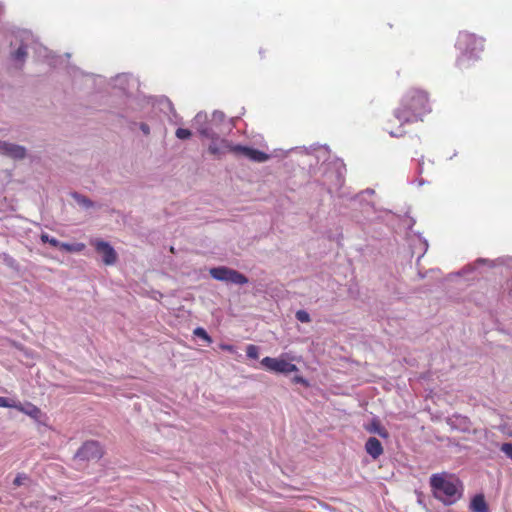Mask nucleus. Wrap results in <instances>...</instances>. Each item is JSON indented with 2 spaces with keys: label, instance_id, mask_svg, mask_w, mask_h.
<instances>
[{
  "label": "nucleus",
  "instance_id": "nucleus-1",
  "mask_svg": "<svg viewBox=\"0 0 512 512\" xmlns=\"http://www.w3.org/2000/svg\"><path fill=\"white\" fill-rule=\"evenodd\" d=\"M431 112L428 93L418 88H411L403 95L401 103L395 109L393 117L399 122V127L395 129L393 120L387 123L386 130L393 137H400L405 132L401 128L406 123L422 121L423 117Z\"/></svg>",
  "mask_w": 512,
  "mask_h": 512
},
{
  "label": "nucleus",
  "instance_id": "nucleus-2",
  "mask_svg": "<svg viewBox=\"0 0 512 512\" xmlns=\"http://www.w3.org/2000/svg\"><path fill=\"white\" fill-rule=\"evenodd\" d=\"M430 487L436 499L445 505L454 504L462 497V482L448 473H436L430 477Z\"/></svg>",
  "mask_w": 512,
  "mask_h": 512
},
{
  "label": "nucleus",
  "instance_id": "nucleus-3",
  "mask_svg": "<svg viewBox=\"0 0 512 512\" xmlns=\"http://www.w3.org/2000/svg\"><path fill=\"white\" fill-rule=\"evenodd\" d=\"M200 133L203 136L212 139V142L208 147V151L213 155H220L226 152H231L236 156H243L253 162L258 163L265 162L269 159V155L260 150L239 144L234 145L226 139L214 138L207 129H202Z\"/></svg>",
  "mask_w": 512,
  "mask_h": 512
},
{
  "label": "nucleus",
  "instance_id": "nucleus-4",
  "mask_svg": "<svg viewBox=\"0 0 512 512\" xmlns=\"http://www.w3.org/2000/svg\"><path fill=\"white\" fill-rule=\"evenodd\" d=\"M456 47L461 56L458 59L459 66L469 59H478L484 50V39L469 32H460L456 41Z\"/></svg>",
  "mask_w": 512,
  "mask_h": 512
},
{
  "label": "nucleus",
  "instance_id": "nucleus-5",
  "mask_svg": "<svg viewBox=\"0 0 512 512\" xmlns=\"http://www.w3.org/2000/svg\"><path fill=\"white\" fill-rule=\"evenodd\" d=\"M261 364L265 369L274 373L290 374L298 371L295 364L282 358L264 357L261 360Z\"/></svg>",
  "mask_w": 512,
  "mask_h": 512
},
{
  "label": "nucleus",
  "instance_id": "nucleus-6",
  "mask_svg": "<svg viewBox=\"0 0 512 512\" xmlns=\"http://www.w3.org/2000/svg\"><path fill=\"white\" fill-rule=\"evenodd\" d=\"M103 451L96 441L85 442L78 450L76 457L81 460H98L102 457Z\"/></svg>",
  "mask_w": 512,
  "mask_h": 512
},
{
  "label": "nucleus",
  "instance_id": "nucleus-7",
  "mask_svg": "<svg viewBox=\"0 0 512 512\" xmlns=\"http://www.w3.org/2000/svg\"><path fill=\"white\" fill-rule=\"evenodd\" d=\"M95 250L102 255V259L105 265H113L117 260V253L114 248L103 240H94L91 242Z\"/></svg>",
  "mask_w": 512,
  "mask_h": 512
},
{
  "label": "nucleus",
  "instance_id": "nucleus-8",
  "mask_svg": "<svg viewBox=\"0 0 512 512\" xmlns=\"http://www.w3.org/2000/svg\"><path fill=\"white\" fill-rule=\"evenodd\" d=\"M0 152L14 159H23L26 154L24 147L7 142H0Z\"/></svg>",
  "mask_w": 512,
  "mask_h": 512
},
{
  "label": "nucleus",
  "instance_id": "nucleus-9",
  "mask_svg": "<svg viewBox=\"0 0 512 512\" xmlns=\"http://www.w3.org/2000/svg\"><path fill=\"white\" fill-rule=\"evenodd\" d=\"M16 410L26 414L36 421H40L41 417L43 416L41 409L30 402L26 403L25 405L20 402L17 403Z\"/></svg>",
  "mask_w": 512,
  "mask_h": 512
},
{
  "label": "nucleus",
  "instance_id": "nucleus-10",
  "mask_svg": "<svg viewBox=\"0 0 512 512\" xmlns=\"http://www.w3.org/2000/svg\"><path fill=\"white\" fill-rule=\"evenodd\" d=\"M365 450L374 460L378 459L384 451L381 442L375 437H370L366 441Z\"/></svg>",
  "mask_w": 512,
  "mask_h": 512
},
{
  "label": "nucleus",
  "instance_id": "nucleus-11",
  "mask_svg": "<svg viewBox=\"0 0 512 512\" xmlns=\"http://www.w3.org/2000/svg\"><path fill=\"white\" fill-rule=\"evenodd\" d=\"M469 507L473 512H489V508L483 494L475 495L472 498Z\"/></svg>",
  "mask_w": 512,
  "mask_h": 512
},
{
  "label": "nucleus",
  "instance_id": "nucleus-12",
  "mask_svg": "<svg viewBox=\"0 0 512 512\" xmlns=\"http://www.w3.org/2000/svg\"><path fill=\"white\" fill-rule=\"evenodd\" d=\"M231 270H232L231 268L224 267V266L215 267V268L210 269V275L216 280L227 282L228 277L230 275L229 272H231Z\"/></svg>",
  "mask_w": 512,
  "mask_h": 512
},
{
  "label": "nucleus",
  "instance_id": "nucleus-13",
  "mask_svg": "<svg viewBox=\"0 0 512 512\" xmlns=\"http://www.w3.org/2000/svg\"><path fill=\"white\" fill-rule=\"evenodd\" d=\"M367 431L370 433L378 434L382 438L389 437L387 429L382 426L379 421H372V423L367 427Z\"/></svg>",
  "mask_w": 512,
  "mask_h": 512
},
{
  "label": "nucleus",
  "instance_id": "nucleus-14",
  "mask_svg": "<svg viewBox=\"0 0 512 512\" xmlns=\"http://www.w3.org/2000/svg\"><path fill=\"white\" fill-rule=\"evenodd\" d=\"M229 273H230V275L228 277L227 283H234V284H238V285H243V284L248 283V278L244 274H242L234 269H232L231 272H229Z\"/></svg>",
  "mask_w": 512,
  "mask_h": 512
},
{
  "label": "nucleus",
  "instance_id": "nucleus-15",
  "mask_svg": "<svg viewBox=\"0 0 512 512\" xmlns=\"http://www.w3.org/2000/svg\"><path fill=\"white\" fill-rule=\"evenodd\" d=\"M60 249L66 252H81L85 249L84 243H63L61 242Z\"/></svg>",
  "mask_w": 512,
  "mask_h": 512
},
{
  "label": "nucleus",
  "instance_id": "nucleus-16",
  "mask_svg": "<svg viewBox=\"0 0 512 512\" xmlns=\"http://www.w3.org/2000/svg\"><path fill=\"white\" fill-rule=\"evenodd\" d=\"M26 56H27V50H26V46H24V45H21L16 50V52H14L12 54V57H13L14 60L20 61L22 63L24 62Z\"/></svg>",
  "mask_w": 512,
  "mask_h": 512
},
{
  "label": "nucleus",
  "instance_id": "nucleus-17",
  "mask_svg": "<svg viewBox=\"0 0 512 512\" xmlns=\"http://www.w3.org/2000/svg\"><path fill=\"white\" fill-rule=\"evenodd\" d=\"M40 239L43 243H49L53 247L60 248L61 242L46 233H42Z\"/></svg>",
  "mask_w": 512,
  "mask_h": 512
},
{
  "label": "nucleus",
  "instance_id": "nucleus-18",
  "mask_svg": "<svg viewBox=\"0 0 512 512\" xmlns=\"http://www.w3.org/2000/svg\"><path fill=\"white\" fill-rule=\"evenodd\" d=\"M194 335L202 338L204 341H206L207 343H212V338L208 335V333L205 331L204 328L202 327H197L194 331H193Z\"/></svg>",
  "mask_w": 512,
  "mask_h": 512
},
{
  "label": "nucleus",
  "instance_id": "nucleus-19",
  "mask_svg": "<svg viewBox=\"0 0 512 512\" xmlns=\"http://www.w3.org/2000/svg\"><path fill=\"white\" fill-rule=\"evenodd\" d=\"M247 356L251 359H257L259 357V349L256 345L250 344L246 348Z\"/></svg>",
  "mask_w": 512,
  "mask_h": 512
},
{
  "label": "nucleus",
  "instance_id": "nucleus-20",
  "mask_svg": "<svg viewBox=\"0 0 512 512\" xmlns=\"http://www.w3.org/2000/svg\"><path fill=\"white\" fill-rule=\"evenodd\" d=\"M296 318L302 323H308L310 322V316L309 314L304 310H299L296 312Z\"/></svg>",
  "mask_w": 512,
  "mask_h": 512
},
{
  "label": "nucleus",
  "instance_id": "nucleus-21",
  "mask_svg": "<svg viewBox=\"0 0 512 512\" xmlns=\"http://www.w3.org/2000/svg\"><path fill=\"white\" fill-rule=\"evenodd\" d=\"M16 405L17 403L14 402V401H11L9 400L8 398L6 397H1L0 396V407H4V408H15L16 409Z\"/></svg>",
  "mask_w": 512,
  "mask_h": 512
},
{
  "label": "nucleus",
  "instance_id": "nucleus-22",
  "mask_svg": "<svg viewBox=\"0 0 512 512\" xmlns=\"http://www.w3.org/2000/svg\"><path fill=\"white\" fill-rule=\"evenodd\" d=\"M176 136L179 139H188L191 136V131L185 128H178L176 130Z\"/></svg>",
  "mask_w": 512,
  "mask_h": 512
},
{
  "label": "nucleus",
  "instance_id": "nucleus-23",
  "mask_svg": "<svg viewBox=\"0 0 512 512\" xmlns=\"http://www.w3.org/2000/svg\"><path fill=\"white\" fill-rule=\"evenodd\" d=\"M501 451L504 452L512 460V444L511 443L502 444Z\"/></svg>",
  "mask_w": 512,
  "mask_h": 512
},
{
  "label": "nucleus",
  "instance_id": "nucleus-24",
  "mask_svg": "<svg viewBox=\"0 0 512 512\" xmlns=\"http://www.w3.org/2000/svg\"><path fill=\"white\" fill-rule=\"evenodd\" d=\"M75 199L77 200L78 203L83 204L86 207L92 206V202L86 197L75 195Z\"/></svg>",
  "mask_w": 512,
  "mask_h": 512
},
{
  "label": "nucleus",
  "instance_id": "nucleus-25",
  "mask_svg": "<svg viewBox=\"0 0 512 512\" xmlns=\"http://www.w3.org/2000/svg\"><path fill=\"white\" fill-rule=\"evenodd\" d=\"M220 348L222 350H225V351H228L230 353H235L236 349L233 345H229V344H220Z\"/></svg>",
  "mask_w": 512,
  "mask_h": 512
},
{
  "label": "nucleus",
  "instance_id": "nucleus-26",
  "mask_svg": "<svg viewBox=\"0 0 512 512\" xmlns=\"http://www.w3.org/2000/svg\"><path fill=\"white\" fill-rule=\"evenodd\" d=\"M22 481H23L22 476L18 475V476L14 479V485H16V486H20V485L22 484Z\"/></svg>",
  "mask_w": 512,
  "mask_h": 512
},
{
  "label": "nucleus",
  "instance_id": "nucleus-27",
  "mask_svg": "<svg viewBox=\"0 0 512 512\" xmlns=\"http://www.w3.org/2000/svg\"><path fill=\"white\" fill-rule=\"evenodd\" d=\"M141 129L145 134H149V127L146 124L141 125Z\"/></svg>",
  "mask_w": 512,
  "mask_h": 512
},
{
  "label": "nucleus",
  "instance_id": "nucleus-28",
  "mask_svg": "<svg viewBox=\"0 0 512 512\" xmlns=\"http://www.w3.org/2000/svg\"><path fill=\"white\" fill-rule=\"evenodd\" d=\"M295 380H296L297 382H304V380H303L302 378H300V377H296V379H295Z\"/></svg>",
  "mask_w": 512,
  "mask_h": 512
}]
</instances>
